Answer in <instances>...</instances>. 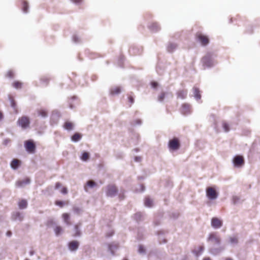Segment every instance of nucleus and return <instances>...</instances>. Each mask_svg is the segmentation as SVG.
<instances>
[{"instance_id":"nucleus-25","label":"nucleus","mask_w":260,"mask_h":260,"mask_svg":"<svg viewBox=\"0 0 260 260\" xmlns=\"http://www.w3.org/2000/svg\"><path fill=\"white\" fill-rule=\"evenodd\" d=\"M193 89L194 97L198 100L200 99L201 98V95L200 94V91L199 90V88L197 87H194Z\"/></svg>"},{"instance_id":"nucleus-49","label":"nucleus","mask_w":260,"mask_h":260,"mask_svg":"<svg viewBox=\"0 0 260 260\" xmlns=\"http://www.w3.org/2000/svg\"><path fill=\"white\" fill-rule=\"evenodd\" d=\"M3 118V114L0 111V120H1Z\"/></svg>"},{"instance_id":"nucleus-19","label":"nucleus","mask_w":260,"mask_h":260,"mask_svg":"<svg viewBox=\"0 0 260 260\" xmlns=\"http://www.w3.org/2000/svg\"><path fill=\"white\" fill-rule=\"evenodd\" d=\"M27 203L25 200H21L18 203V206L20 209H23L27 207Z\"/></svg>"},{"instance_id":"nucleus-3","label":"nucleus","mask_w":260,"mask_h":260,"mask_svg":"<svg viewBox=\"0 0 260 260\" xmlns=\"http://www.w3.org/2000/svg\"><path fill=\"white\" fill-rule=\"evenodd\" d=\"M118 192V189L114 184H109L107 186L106 194L108 197H113Z\"/></svg>"},{"instance_id":"nucleus-43","label":"nucleus","mask_w":260,"mask_h":260,"mask_svg":"<svg viewBox=\"0 0 260 260\" xmlns=\"http://www.w3.org/2000/svg\"><path fill=\"white\" fill-rule=\"evenodd\" d=\"M182 107L183 109H185L186 110H188L189 108V106L187 104H183Z\"/></svg>"},{"instance_id":"nucleus-16","label":"nucleus","mask_w":260,"mask_h":260,"mask_svg":"<svg viewBox=\"0 0 260 260\" xmlns=\"http://www.w3.org/2000/svg\"><path fill=\"white\" fill-rule=\"evenodd\" d=\"M20 6L22 8L23 11L25 13L27 12V9L28 8V5L27 2L24 0H21L20 1Z\"/></svg>"},{"instance_id":"nucleus-46","label":"nucleus","mask_w":260,"mask_h":260,"mask_svg":"<svg viewBox=\"0 0 260 260\" xmlns=\"http://www.w3.org/2000/svg\"><path fill=\"white\" fill-rule=\"evenodd\" d=\"M139 251L141 253V252H144L145 250H144V248L143 247V246H140L139 247Z\"/></svg>"},{"instance_id":"nucleus-23","label":"nucleus","mask_w":260,"mask_h":260,"mask_svg":"<svg viewBox=\"0 0 260 260\" xmlns=\"http://www.w3.org/2000/svg\"><path fill=\"white\" fill-rule=\"evenodd\" d=\"M82 138L81 134L76 133L72 137L71 139L74 142H77L79 141Z\"/></svg>"},{"instance_id":"nucleus-53","label":"nucleus","mask_w":260,"mask_h":260,"mask_svg":"<svg viewBox=\"0 0 260 260\" xmlns=\"http://www.w3.org/2000/svg\"><path fill=\"white\" fill-rule=\"evenodd\" d=\"M203 260H211L210 257H205L203 259Z\"/></svg>"},{"instance_id":"nucleus-14","label":"nucleus","mask_w":260,"mask_h":260,"mask_svg":"<svg viewBox=\"0 0 260 260\" xmlns=\"http://www.w3.org/2000/svg\"><path fill=\"white\" fill-rule=\"evenodd\" d=\"M21 165V161L18 159H14L11 162V167L13 169H17Z\"/></svg>"},{"instance_id":"nucleus-13","label":"nucleus","mask_w":260,"mask_h":260,"mask_svg":"<svg viewBox=\"0 0 260 260\" xmlns=\"http://www.w3.org/2000/svg\"><path fill=\"white\" fill-rule=\"evenodd\" d=\"M62 218L63 219V220L64 222L67 225H70L72 223L71 221V217L70 215L68 213H64L61 215Z\"/></svg>"},{"instance_id":"nucleus-42","label":"nucleus","mask_w":260,"mask_h":260,"mask_svg":"<svg viewBox=\"0 0 260 260\" xmlns=\"http://www.w3.org/2000/svg\"><path fill=\"white\" fill-rule=\"evenodd\" d=\"M135 216L137 220H139L141 218V214L140 213H137L135 215Z\"/></svg>"},{"instance_id":"nucleus-34","label":"nucleus","mask_w":260,"mask_h":260,"mask_svg":"<svg viewBox=\"0 0 260 260\" xmlns=\"http://www.w3.org/2000/svg\"><path fill=\"white\" fill-rule=\"evenodd\" d=\"M65 203L63 201H56L55 202V204L56 205L59 206L60 207H62L63 205H64Z\"/></svg>"},{"instance_id":"nucleus-55","label":"nucleus","mask_w":260,"mask_h":260,"mask_svg":"<svg viewBox=\"0 0 260 260\" xmlns=\"http://www.w3.org/2000/svg\"><path fill=\"white\" fill-rule=\"evenodd\" d=\"M33 148H34V149H35V145H34V144Z\"/></svg>"},{"instance_id":"nucleus-9","label":"nucleus","mask_w":260,"mask_h":260,"mask_svg":"<svg viewBox=\"0 0 260 260\" xmlns=\"http://www.w3.org/2000/svg\"><path fill=\"white\" fill-rule=\"evenodd\" d=\"M211 225L214 229H219L222 225V221L217 217H213L211 219Z\"/></svg>"},{"instance_id":"nucleus-52","label":"nucleus","mask_w":260,"mask_h":260,"mask_svg":"<svg viewBox=\"0 0 260 260\" xmlns=\"http://www.w3.org/2000/svg\"><path fill=\"white\" fill-rule=\"evenodd\" d=\"M152 25L156 27L155 30H157L158 29V26L156 24H153Z\"/></svg>"},{"instance_id":"nucleus-28","label":"nucleus","mask_w":260,"mask_h":260,"mask_svg":"<svg viewBox=\"0 0 260 260\" xmlns=\"http://www.w3.org/2000/svg\"><path fill=\"white\" fill-rule=\"evenodd\" d=\"M10 102H11V106H12V107L13 108L15 112L16 113H17L18 111V109L17 108L16 104L14 100L12 97H11L10 98Z\"/></svg>"},{"instance_id":"nucleus-21","label":"nucleus","mask_w":260,"mask_h":260,"mask_svg":"<svg viewBox=\"0 0 260 260\" xmlns=\"http://www.w3.org/2000/svg\"><path fill=\"white\" fill-rule=\"evenodd\" d=\"M80 226V224H77L75 225L74 230L75 233L73 234V237H77L80 236L81 235V232L79 229V226Z\"/></svg>"},{"instance_id":"nucleus-40","label":"nucleus","mask_w":260,"mask_h":260,"mask_svg":"<svg viewBox=\"0 0 260 260\" xmlns=\"http://www.w3.org/2000/svg\"><path fill=\"white\" fill-rule=\"evenodd\" d=\"M151 85L153 88H156L158 86V83L155 81H153L151 83Z\"/></svg>"},{"instance_id":"nucleus-32","label":"nucleus","mask_w":260,"mask_h":260,"mask_svg":"<svg viewBox=\"0 0 260 260\" xmlns=\"http://www.w3.org/2000/svg\"><path fill=\"white\" fill-rule=\"evenodd\" d=\"M230 242L231 244H237L238 242V239L236 237H231L230 238Z\"/></svg>"},{"instance_id":"nucleus-44","label":"nucleus","mask_w":260,"mask_h":260,"mask_svg":"<svg viewBox=\"0 0 260 260\" xmlns=\"http://www.w3.org/2000/svg\"><path fill=\"white\" fill-rule=\"evenodd\" d=\"M113 234H114V232L113 231H111L109 233L106 234V237H111Z\"/></svg>"},{"instance_id":"nucleus-15","label":"nucleus","mask_w":260,"mask_h":260,"mask_svg":"<svg viewBox=\"0 0 260 260\" xmlns=\"http://www.w3.org/2000/svg\"><path fill=\"white\" fill-rule=\"evenodd\" d=\"M187 91L186 90H180L177 92V98L184 99L187 96Z\"/></svg>"},{"instance_id":"nucleus-35","label":"nucleus","mask_w":260,"mask_h":260,"mask_svg":"<svg viewBox=\"0 0 260 260\" xmlns=\"http://www.w3.org/2000/svg\"><path fill=\"white\" fill-rule=\"evenodd\" d=\"M165 97V93L162 92L158 97V100L160 102H162Z\"/></svg>"},{"instance_id":"nucleus-24","label":"nucleus","mask_w":260,"mask_h":260,"mask_svg":"<svg viewBox=\"0 0 260 260\" xmlns=\"http://www.w3.org/2000/svg\"><path fill=\"white\" fill-rule=\"evenodd\" d=\"M144 204L148 207H151L153 206V201L149 197H146L144 200Z\"/></svg>"},{"instance_id":"nucleus-50","label":"nucleus","mask_w":260,"mask_h":260,"mask_svg":"<svg viewBox=\"0 0 260 260\" xmlns=\"http://www.w3.org/2000/svg\"><path fill=\"white\" fill-rule=\"evenodd\" d=\"M71 1L74 3H78L81 2L82 0H71Z\"/></svg>"},{"instance_id":"nucleus-48","label":"nucleus","mask_w":260,"mask_h":260,"mask_svg":"<svg viewBox=\"0 0 260 260\" xmlns=\"http://www.w3.org/2000/svg\"><path fill=\"white\" fill-rule=\"evenodd\" d=\"M6 234H7V235L8 236H9V237H10V236H11V235H12V233H11V231H8V232H7Z\"/></svg>"},{"instance_id":"nucleus-45","label":"nucleus","mask_w":260,"mask_h":260,"mask_svg":"<svg viewBox=\"0 0 260 260\" xmlns=\"http://www.w3.org/2000/svg\"><path fill=\"white\" fill-rule=\"evenodd\" d=\"M61 184L60 182H57L55 184V187L56 189H58L60 187H61Z\"/></svg>"},{"instance_id":"nucleus-6","label":"nucleus","mask_w":260,"mask_h":260,"mask_svg":"<svg viewBox=\"0 0 260 260\" xmlns=\"http://www.w3.org/2000/svg\"><path fill=\"white\" fill-rule=\"evenodd\" d=\"M202 61L203 65L207 67H210L213 65L212 56L210 54H208L203 57L202 59Z\"/></svg>"},{"instance_id":"nucleus-10","label":"nucleus","mask_w":260,"mask_h":260,"mask_svg":"<svg viewBox=\"0 0 260 260\" xmlns=\"http://www.w3.org/2000/svg\"><path fill=\"white\" fill-rule=\"evenodd\" d=\"M18 123L19 125L24 128L29 125V121L28 118L26 117H22L19 119Z\"/></svg>"},{"instance_id":"nucleus-54","label":"nucleus","mask_w":260,"mask_h":260,"mask_svg":"<svg viewBox=\"0 0 260 260\" xmlns=\"http://www.w3.org/2000/svg\"><path fill=\"white\" fill-rule=\"evenodd\" d=\"M225 260H233V259H232L231 258L228 257V258H226Z\"/></svg>"},{"instance_id":"nucleus-31","label":"nucleus","mask_w":260,"mask_h":260,"mask_svg":"<svg viewBox=\"0 0 260 260\" xmlns=\"http://www.w3.org/2000/svg\"><path fill=\"white\" fill-rule=\"evenodd\" d=\"M89 158V153L86 152H84L82 155V156L81 157V159L83 161H86Z\"/></svg>"},{"instance_id":"nucleus-29","label":"nucleus","mask_w":260,"mask_h":260,"mask_svg":"<svg viewBox=\"0 0 260 260\" xmlns=\"http://www.w3.org/2000/svg\"><path fill=\"white\" fill-rule=\"evenodd\" d=\"M13 86L14 87H15L16 89H19L22 87V83H21L18 81H16L13 82Z\"/></svg>"},{"instance_id":"nucleus-56","label":"nucleus","mask_w":260,"mask_h":260,"mask_svg":"<svg viewBox=\"0 0 260 260\" xmlns=\"http://www.w3.org/2000/svg\"><path fill=\"white\" fill-rule=\"evenodd\" d=\"M123 260H127L126 258H124Z\"/></svg>"},{"instance_id":"nucleus-1","label":"nucleus","mask_w":260,"mask_h":260,"mask_svg":"<svg viewBox=\"0 0 260 260\" xmlns=\"http://www.w3.org/2000/svg\"><path fill=\"white\" fill-rule=\"evenodd\" d=\"M196 38L201 43L202 46H206L209 43V39L208 37L200 32H198L196 34Z\"/></svg>"},{"instance_id":"nucleus-12","label":"nucleus","mask_w":260,"mask_h":260,"mask_svg":"<svg viewBox=\"0 0 260 260\" xmlns=\"http://www.w3.org/2000/svg\"><path fill=\"white\" fill-rule=\"evenodd\" d=\"M79 243L78 241H72L68 244L69 248L71 251H76L79 247Z\"/></svg>"},{"instance_id":"nucleus-51","label":"nucleus","mask_w":260,"mask_h":260,"mask_svg":"<svg viewBox=\"0 0 260 260\" xmlns=\"http://www.w3.org/2000/svg\"><path fill=\"white\" fill-rule=\"evenodd\" d=\"M134 50V48H131L130 50H129L130 53L133 54H135L134 52H133Z\"/></svg>"},{"instance_id":"nucleus-17","label":"nucleus","mask_w":260,"mask_h":260,"mask_svg":"<svg viewBox=\"0 0 260 260\" xmlns=\"http://www.w3.org/2000/svg\"><path fill=\"white\" fill-rule=\"evenodd\" d=\"M25 147L26 150L29 152H32V141L31 140H28L25 142Z\"/></svg>"},{"instance_id":"nucleus-2","label":"nucleus","mask_w":260,"mask_h":260,"mask_svg":"<svg viewBox=\"0 0 260 260\" xmlns=\"http://www.w3.org/2000/svg\"><path fill=\"white\" fill-rule=\"evenodd\" d=\"M168 146L170 150H177L180 147V142L178 138H174L170 140L168 143Z\"/></svg>"},{"instance_id":"nucleus-22","label":"nucleus","mask_w":260,"mask_h":260,"mask_svg":"<svg viewBox=\"0 0 260 260\" xmlns=\"http://www.w3.org/2000/svg\"><path fill=\"white\" fill-rule=\"evenodd\" d=\"M73 127V123L70 121H66L63 124V127L69 131L72 130Z\"/></svg>"},{"instance_id":"nucleus-11","label":"nucleus","mask_w":260,"mask_h":260,"mask_svg":"<svg viewBox=\"0 0 260 260\" xmlns=\"http://www.w3.org/2000/svg\"><path fill=\"white\" fill-rule=\"evenodd\" d=\"M36 115L37 117L45 118L47 117L48 112L44 108L37 109L36 111Z\"/></svg>"},{"instance_id":"nucleus-33","label":"nucleus","mask_w":260,"mask_h":260,"mask_svg":"<svg viewBox=\"0 0 260 260\" xmlns=\"http://www.w3.org/2000/svg\"><path fill=\"white\" fill-rule=\"evenodd\" d=\"M86 185L87 186L92 188L96 186V184L93 180H89L88 181H87Z\"/></svg>"},{"instance_id":"nucleus-4","label":"nucleus","mask_w":260,"mask_h":260,"mask_svg":"<svg viewBox=\"0 0 260 260\" xmlns=\"http://www.w3.org/2000/svg\"><path fill=\"white\" fill-rule=\"evenodd\" d=\"M206 195L210 200H214L217 198L218 194L215 189L212 187H208L206 189Z\"/></svg>"},{"instance_id":"nucleus-18","label":"nucleus","mask_w":260,"mask_h":260,"mask_svg":"<svg viewBox=\"0 0 260 260\" xmlns=\"http://www.w3.org/2000/svg\"><path fill=\"white\" fill-rule=\"evenodd\" d=\"M12 218L13 220L21 221L22 220L23 217L19 212H16L12 214Z\"/></svg>"},{"instance_id":"nucleus-8","label":"nucleus","mask_w":260,"mask_h":260,"mask_svg":"<svg viewBox=\"0 0 260 260\" xmlns=\"http://www.w3.org/2000/svg\"><path fill=\"white\" fill-rule=\"evenodd\" d=\"M233 162L235 166L240 167L244 165V160L243 156L237 155L234 157Z\"/></svg>"},{"instance_id":"nucleus-26","label":"nucleus","mask_w":260,"mask_h":260,"mask_svg":"<svg viewBox=\"0 0 260 260\" xmlns=\"http://www.w3.org/2000/svg\"><path fill=\"white\" fill-rule=\"evenodd\" d=\"M118 247V244L116 243H111L108 244L109 249L111 251L112 254H114V250L117 249Z\"/></svg>"},{"instance_id":"nucleus-30","label":"nucleus","mask_w":260,"mask_h":260,"mask_svg":"<svg viewBox=\"0 0 260 260\" xmlns=\"http://www.w3.org/2000/svg\"><path fill=\"white\" fill-rule=\"evenodd\" d=\"M54 231L56 235L58 236L62 232V229L60 226H58L54 228Z\"/></svg>"},{"instance_id":"nucleus-41","label":"nucleus","mask_w":260,"mask_h":260,"mask_svg":"<svg viewBox=\"0 0 260 260\" xmlns=\"http://www.w3.org/2000/svg\"><path fill=\"white\" fill-rule=\"evenodd\" d=\"M128 101L131 103V104H133L134 102V99L133 97L131 95H129L128 97Z\"/></svg>"},{"instance_id":"nucleus-36","label":"nucleus","mask_w":260,"mask_h":260,"mask_svg":"<svg viewBox=\"0 0 260 260\" xmlns=\"http://www.w3.org/2000/svg\"><path fill=\"white\" fill-rule=\"evenodd\" d=\"M199 249V251L196 252L197 255L200 254L202 253V252L204 250V247L203 246H200Z\"/></svg>"},{"instance_id":"nucleus-47","label":"nucleus","mask_w":260,"mask_h":260,"mask_svg":"<svg viewBox=\"0 0 260 260\" xmlns=\"http://www.w3.org/2000/svg\"><path fill=\"white\" fill-rule=\"evenodd\" d=\"M74 210L75 212H76V213H80V210L79 208H75L74 209Z\"/></svg>"},{"instance_id":"nucleus-27","label":"nucleus","mask_w":260,"mask_h":260,"mask_svg":"<svg viewBox=\"0 0 260 260\" xmlns=\"http://www.w3.org/2000/svg\"><path fill=\"white\" fill-rule=\"evenodd\" d=\"M177 48V45L174 43H170L167 46V50L170 52H173Z\"/></svg>"},{"instance_id":"nucleus-37","label":"nucleus","mask_w":260,"mask_h":260,"mask_svg":"<svg viewBox=\"0 0 260 260\" xmlns=\"http://www.w3.org/2000/svg\"><path fill=\"white\" fill-rule=\"evenodd\" d=\"M223 127L225 132H228L229 131V125L226 123H223Z\"/></svg>"},{"instance_id":"nucleus-38","label":"nucleus","mask_w":260,"mask_h":260,"mask_svg":"<svg viewBox=\"0 0 260 260\" xmlns=\"http://www.w3.org/2000/svg\"><path fill=\"white\" fill-rule=\"evenodd\" d=\"M7 77H8L9 78H13L14 77V73H13V72L12 71H9L7 73Z\"/></svg>"},{"instance_id":"nucleus-5","label":"nucleus","mask_w":260,"mask_h":260,"mask_svg":"<svg viewBox=\"0 0 260 260\" xmlns=\"http://www.w3.org/2000/svg\"><path fill=\"white\" fill-rule=\"evenodd\" d=\"M207 241L214 244H219L221 240L219 236L216 233H212L209 234Z\"/></svg>"},{"instance_id":"nucleus-7","label":"nucleus","mask_w":260,"mask_h":260,"mask_svg":"<svg viewBox=\"0 0 260 260\" xmlns=\"http://www.w3.org/2000/svg\"><path fill=\"white\" fill-rule=\"evenodd\" d=\"M30 179L27 178L19 180L16 182V186L18 187H24L26 185L30 184Z\"/></svg>"},{"instance_id":"nucleus-20","label":"nucleus","mask_w":260,"mask_h":260,"mask_svg":"<svg viewBox=\"0 0 260 260\" xmlns=\"http://www.w3.org/2000/svg\"><path fill=\"white\" fill-rule=\"evenodd\" d=\"M121 92L120 87L119 86H116L113 87L110 90V93L112 95H115L119 94Z\"/></svg>"},{"instance_id":"nucleus-39","label":"nucleus","mask_w":260,"mask_h":260,"mask_svg":"<svg viewBox=\"0 0 260 260\" xmlns=\"http://www.w3.org/2000/svg\"><path fill=\"white\" fill-rule=\"evenodd\" d=\"M60 191L63 194H67L68 193V189L66 187H63L61 188Z\"/></svg>"}]
</instances>
